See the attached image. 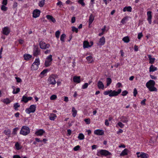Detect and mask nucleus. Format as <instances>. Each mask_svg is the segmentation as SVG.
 <instances>
[{"label": "nucleus", "mask_w": 158, "mask_h": 158, "mask_svg": "<svg viewBox=\"0 0 158 158\" xmlns=\"http://www.w3.org/2000/svg\"><path fill=\"white\" fill-rule=\"evenodd\" d=\"M78 3L80 4L82 6H84L85 4L84 2V0H78Z\"/></svg>", "instance_id": "obj_40"}, {"label": "nucleus", "mask_w": 158, "mask_h": 158, "mask_svg": "<svg viewBox=\"0 0 158 158\" xmlns=\"http://www.w3.org/2000/svg\"><path fill=\"white\" fill-rule=\"evenodd\" d=\"M121 89H119L117 91H116L115 90L112 91V92L109 94V96L111 97L116 96L121 93Z\"/></svg>", "instance_id": "obj_9"}, {"label": "nucleus", "mask_w": 158, "mask_h": 158, "mask_svg": "<svg viewBox=\"0 0 158 158\" xmlns=\"http://www.w3.org/2000/svg\"><path fill=\"white\" fill-rule=\"evenodd\" d=\"M32 97H27L25 96H23L22 97V99L21 100L22 102H23L25 103L27 102L28 101L31 100L32 99Z\"/></svg>", "instance_id": "obj_11"}, {"label": "nucleus", "mask_w": 158, "mask_h": 158, "mask_svg": "<svg viewBox=\"0 0 158 158\" xmlns=\"http://www.w3.org/2000/svg\"><path fill=\"white\" fill-rule=\"evenodd\" d=\"M88 85V83H85L82 86V88L83 89H85L86 88Z\"/></svg>", "instance_id": "obj_53"}, {"label": "nucleus", "mask_w": 158, "mask_h": 158, "mask_svg": "<svg viewBox=\"0 0 158 158\" xmlns=\"http://www.w3.org/2000/svg\"><path fill=\"white\" fill-rule=\"evenodd\" d=\"M72 111L73 116V117H75L76 116L77 114V110L75 109V108L73 107H72Z\"/></svg>", "instance_id": "obj_28"}, {"label": "nucleus", "mask_w": 158, "mask_h": 158, "mask_svg": "<svg viewBox=\"0 0 158 158\" xmlns=\"http://www.w3.org/2000/svg\"><path fill=\"white\" fill-rule=\"evenodd\" d=\"M20 106V105L18 103H16L15 104H14V109L15 110H16L17 109V108L18 107H19Z\"/></svg>", "instance_id": "obj_41"}, {"label": "nucleus", "mask_w": 158, "mask_h": 158, "mask_svg": "<svg viewBox=\"0 0 158 158\" xmlns=\"http://www.w3.org/2000/svg\"><path fill=\"white\" fill-rule=\"evenodd\" d=\"M4 132L6 135H10V130H5L4 131Z\"/></svg>", "instance_id": "obj_45"}, {"label": "nucleus", "mask_w": 158, "mask_h": 158, "mask_svg": "<svg viewBox=\"0 0 158 158\" xmlns=\"http://www.w3.org/2000/svg\"><path fill=\"white\" fill-rule=\"evenodd\" d=\"M52 55H49L46 58L45 62V65L46 67L49 66L51 64L52 61Z\"/></svg>", "instance_id": "obj_7"}, {"label": "nucleus", "mask_w": 158, "mask_h": 158, "mask_svg": "<svg viewBox=\"0 0 158 158\" xmlns=\"http://www.w3.org/2000/svg\"><path fill=\"white\" fill-rule=\"evenodd\" d=\"M128 17H124L121 20V23L123 24H124L126 23V21L127 20Z\"/></svg>", "instance_id": "obj_39"}, {"label": "nucleus", "mask_w": 158, "mask_h": 158, "mask_svg": "<svg viewBox=\"0 0 158 158\" xmlns=\"http://www.w3.org/2000/svg\"><path fill=\"white\" fill-rule=\"evenodd\" d=\"M3 102L4 103H6V104H8L10 103V100L8 98H6V99H4L3 100Z\"/></svg>", "instance_id": "obj_38"}, {"label": "nucleus", "mask_w": 158, "mask_h": 158, "mask_svg": "<svg viewBox=\"0 0 158 158\" xmlns=\"http://www.w3.org/2000/svg\"><path fill=\"white\" fill-rule=\"evenodd\" d=\"M40 64V61L39 58L35 59V61L33 63L31 67V69L33 70H36L38 68V66Z\"/></svg>", "instance_id": "obj_3"}, {"label": "nucleus", "mask_w": 158, "mask_h": 158, "mask_svg": "<svg viewBox=\"0 0 158 158\" xmlns=\"http://www.w3.org/2000/svg\"><path fill=\"white\" fill-rule=\"evenodd\" d=\"M60 34V32L59 31H56L55 33L56 36L57 38H58L59 37V35Z\"/></svg>", "instance_id": "obj_51"}, {"label": "nucleus", "mask_w": 158, "mask_h": 158, "mask_svg": "<svg viewBox=\"0 0 158 158\" xmlns=\"http://www.w3.org/2000/svg\"><path fill=\"white\" fill-rule=\"evenodd\" d=\"M137 91L136 89L135 88L134 89L133 91V95L135 97L137 94Z\"/></svg>", "instance_id": "obj_54"}, {"label": "nucleus", "mask_w": 158, "mask_h": 158, "mask_svg": "<svg viewBox=\"0 0 158 158\" xmlns=\"http://www.w3.org/2000/svg\"><path fill=\"white\" fill-rule=\"evenodd\" d=\"M128 92L127 91L124 90L123 91L121 95L123 96H125L128 94Z\"/></svg>", "instance_id": "obj_50"}, {"label": "nucleus", "mask_w": 158, "mask_h": 158, "mask_svg": "<svg viewBox=\"0 0 158 158\" xmlns=\"http://www.w3.org/2000/svg\"><path fill=\"white\" fill-rule=\"evenodd\" d=\"M10 32V31L9 29V28L7 27H4L3 30V34L6 35H8Z\"/></svg>", "instance_id": "obj_19"}, {"label": "nucleus", "mask_w": 158, "mask_h": 158, "mask_svg": "<svg viewBox=\"0 0 158 158\" xmlns=\"http://www.w3.org/2000/svg\"><path fill=\"white\" fill-rule=\"evenodd\" d=\"M105 42V39L104 37H102L99 40V43H98V45H103Z\"/></svg>", "instance_id": "obj_13"}, {"label": "nucleus", "mask_w": 158, "mask_h": 158, "mask_svg": "<svg viewBox=\"0 0 158 158\" xmlns=\"http://www.w3.org/2000/svg\"><path fill=\"white\" fill-rule=\"evenodd\" d=\"M80 77H74L73 78V80L74 82H77V83H79L80 82Z\"/></svg>", "instance_id": "obj_23"}, {"label": "nucleus", "mask_w": 158, "mask_h": 158, "mask_svg": "<svg viewBox=\"0 0 158 158\" xmlns=\"http://www.w3.org/2000/svg\"><path fill=\"white\" fill-rule=\"evenodd\" d=\"M15 78L16 79V81L18 82H20L21 81V79L19 77H16Z\"/></svg>", "instance_id": "obj_60"}, {"label": "nucleus", "mask_w": 158, "mask_h": 158, "mask_svg": "<svg viewBox=\"0 0 158 158\" xmlns=\"http://www.w3.org/2000/svg\"><path fill=\"white\" fill-rule=\"evenodd\" d=\"M26 112L28 114H29L31 112L32 113V111L30 110L29 108L26 109Z\"/></svg>", "instance_id": "obj_59"}, {"label": "nucleus", "mask_w": 158, "mask_h": 158, "mask_svg": "<svg viewBox=\"0 0 158 158\" xmlns=\"http://www.w3.org/2000/svg\"><path fill=\"white\" fill-rule=\"evenodd\" d=\"M123 10L124 12H125L127 11L131 12L132 10V8L130 6H126L124 8Z\"/></svg>", "instance_id": "obj_24"}, {"label": "nucleus", "mask_w": 158, "mask_h": 158, "mask_svg": "<svg viewBox=\"0 0 158 158\" xmlns=\"http://www.w3.org/2000/svg\"><path fill=\"white\" fill-rule=\"evenodd\" d=\"M20 90V89L19 88H17L16 89V91H15V90H13V93L14 94H18Z\"/></svg>", "instance_id": "obj_43"}, {"label": "nucleus", "mask_w": 158, "mask_h": 158, "mask_svg": "<svg viewBox=\"0 0 158 158\" xmlns=\"http://www.w3.org/2000/svg\"><path fill=\"white\" fill-rule=\"evenodd\" d=\"M40 50L37 45H34L33 48V55L35 56H37L40 54Z\"/></svg>", "instance_id": "obj_4"}, {"label": "nucleus", "mask_w": 158, "mask_h": 158, "mask_svg": "<svg viewBox=\"0 0 158 158\" xmlns=\"http://www.w3.org/2000/svg\"><path fill=\"white\" fill-rule=\"evenodd\" d=\"M129 151L128 149L127 148L125 149L121 153L120 156H123L127 154L128 152Z\"/></svg>", "instance_id": "obj_22"}, {"label": "nucleus", "mask_w": 158, "mask_h": 158, "mask_svg": "<svg viewBox=\"0 0 158 158\" xmlns=\"http://www.w3.org/2000/svg\"><path fill=\"white\" fill-rule=\"evenodd\" d=\"M118 125L121 128H123L124 126V125L121 122H118Z\"/></svg>", "instance_id": "obj_52"}, {"label": "nucleus", "mask_w": 158, "mask_h": 158, "mask_svg": "<svg viewBox=\"0 0 158 158\" xmlns=\"http://www.w3.org/2000/svg\"><path fill=\"white\" fill-rule=\"evenodd\" d=\"M45 0H41L39 3V5L41 7H43L45 3Z\"/></svg>", "instance_id": "obj_35"}, {"label": "nucleus", "mask_w": 158, "mask_h": 158, "mask_svg": "<svg viewBox=\"0 0 158 158\" xmlns=\"http://www.w3.org/2000/svg\"><path fill=\"white\" fill-rule=\"evenodd\" d=\"M57 96L56 95H52L51 96L50 98V99L52 100H55Z\"/></svg>", "instance_id": "obj_46"}, {"label": "nucleus", "mask_w": 158, "mask_h": 158, "mask_svg": "<svg viewBox=\"0 0 158 158\" xmlns=\"http://www.w3.org/2000/svg\"><path fill=\"white\" fill-rule=\"evenodd\" d=\"M80 148V146L79 145H77V146H76V147H75L74 148L73 150L75 151H77Z\"/></svg>", "instance_id": "obj_57"}, {"label": "nucleus", "mask_w": 158, "mask_h": 158, "mask_svg": "<svg viewBox=\"0 0 158 158\" xmlns=\"http://www.w3.org/2000/svg\"><path fill=\"white\" fill-rule=\"evenodd\" d=\"M23 56L25 60H27L31 58L32 56L29 54H25Z\"/></svg>", "instance_id": "obj_30"}, {"label": "nucleus", "mask_w": 158, "mask_h": 158, "mask_svg": "<svg viewBox=\"0 0 158 158\" xmlns=\"http://www.w3.org/2000/svg\"><path fill=\"white\" fill-rule=\"evenodd\" d=\"M46 18L48 19L54 23L56 21L55 19L51 15H48L46 16Z\"/></svg>", "instance_id": "obj_20"}, {"label": "nucleus", "mask_w": 158, "mask_h": 158, "mask_svg": "<svg viewBox=\"0 0 158 158\" xmlns=\"http://www.w3.org/2000/svg\"><path fill=\"white\" fill-rule=\"evenodd\" d=\"M56 76L54 75H51L48 78V81L49 82V84L55 85L56 83L55 77Z\"/></svg>", "instance_id": "obj_5"}, {"label": "nucleus", "mask_w": 158, "mask_h": 158, "mask_svg": "<svg viewBox=\"0 0 158 158\" xmlns=\"http://www.w3.org/2000/svg\"><path fill=\"white\" fill-rule=\"evenodd\" d=\"M152 12L151 11H149L147 12V15L148 16V20L150 24H151L152 23L151 19L152 16L151 15Z\"/></svg>", "instance_id": "obj_15"}, {"label": "nucleus", "mask_w": 158, "mask_h": 158, "mask_svg": "<svg viewBox=\"0 0 158 158\" xmlns=\"http://www.w3.org/2000/svg\"><path fill=\"white\" fill-rule=\"evenodd\" d=\"M93 57L91 56H88L86 57V59L88 60L89 63H91L92 62V59Z\"/></svg>", "instance_id": "obj_36"}, {"label": "nucleus", "mask_w": 158, "mask_h": 158, "mask_svg": "<svg viewBox=\"0 0 158 158\" xmlns=\"http://www.w3.org/2000/svg\"><path fill=\"white\" fill-rule=\"evenodd\" d=\"M15 146L17 150H19L22 149V146L19 144V143L17 142L16 143Z\"/></svg>", "instance_id": "obj_29"}, {"label": "nucleus", "mask_w": 158, "mask_h": 158, "mask_svg": "<svg viewBox=\"0 0 158 158\" xmlns=\"http://www.w3.org/2000/svg\"><path fill=\"white\" fill-rule=\"evenodd\" d=\"M99 153L102 156H106L111 154V153L108 151L106 150L103 149L100 150L99 152H98L97 154V155L98 156H100L99 155Z\"/></svg>", "instance_id": "obj_6"}, {"label": "nucleus", "mask_w": 158, "mask_h": 158, "mask_svg": "<svg viewBox=\"0 0 158 158\" xmlns=\"http://www.w3.org/2000/svg\"><path fill=\"white\" fill-rule=\"evenodd\" d=\"M84 120L87 124H89L90 123V119L89 118H86Z\"/></svg>", "instance_id": "obj_48"}, {"label": "nucleus", "mask_w": 158, "mask_h": 158, "mask_svg": "<svg viewBox=\"0 0 158 158\" xmlns=\"http://www.w3.org/2000/svg\"><path fill=\"white\" fill-rule=\"evenodd\" d=\"M112 92V90H107L106 91L104 92V94L105 95H107L108 94H110V93Z\"/></svg>", "instance_id": "obj_44"}, {"label": "nucleus", "mask_w": 158, "mask_h": 158, "mask_svg": "<svg viewBox=\"0 0 158 158\" xmlns=\"http://www.w3.org/2000/svg\"><path fill=\"white\" fill-rule=\"evenodd\" d=\"M91 47L89 44V42L87 41H84L83 43V47L84 48H88Z\"/></svg>", "instance_id": "obj_16"}, {"label": "nucleus", "mask_w": 158, "mask_h": 158, "mask_svg": "<svg viewBox=\"0 0 158 158\" xmlns=\"http://www.w3.org/2000/svg\"><path fill=\"white\" fill-rule=\"evenodd\" d=\"M30 132L29 128L26 126H24L21 128L20 133L24 135H26L29 133Z\"/></svg>", "instance_id": "obj_2"}, {"label": "nucleus", "mask_w": 158, "mask_h": 158, "mask_svg": "<svg viewBox=\"0 0 158 158\" xmlns=\"http://www.w3.org/2000/svg\"><path fill=\"white\" fill-rule=\"evenodd\" d=\"M95 16L93 15L92 14H91L89 17V24L90 25L93 21Z\"/></svg>", "instance_id": "obj_17"}, {"label": "nucleus", "mask_w": 158, "mask_h": 158, "mask_svg": "<svg viewBox=\"0 0 158 158\" xmlns=\"http://www.w3.org/2000/svg\"><path fill=\"white\" fill-rule=\"evenodd\" d=\"M48 70L47 69H44L40 73L41 75H44L47 73Z\"/></svg>", "instance_id": "obj_56"}, {"label": "nucleus", "mask_w": 158, "mask_h": 158, "mask_svg": "<svg viewBox=\"0 0 158 158\" xmlns=\"http://www.w3.org/2000/svg\"><path fill=\"white\" fill-rule=\"evenodd\" d=\"M97 85L99 89H103L104 88V85L102 81H98L97 83Z\"/></svg>", "instance_id": "obj_18"}, {"label": "nucleus", "mask_w": 158, "mask_h": 158, "mask_svg": "<svg viewBox=\"0 0 158 158\" xmlns=\"http://www.w3.org/2000/svg\"><path fill=\"white\" fill-rule=\"evenodd\" d=\"M143 36L142 33H139L138 34V38L139 39H140Z\"/></svg>", "instance_id": "obj_55"}, {"label": "nucleus", "mask_w": 158, "mask_h": 158, "mask_svg": "<svg viewBox=\"0 0 158 158\" xmlns=\"http://www.w3.org/2000/svg\"><path fill=\"white\" fill-rule=\"evenodd\" d=\"M141 156V158H148L149 156L148 154L143 152H142Z\"/></svg>", "instance_id": "obj_32"}, {"label": "nucleus", "mask_w": 158, "mask_h": 158, "mask_svg": "<svg viewBox=\"0 0 158 158\" xmlns=\"http://www.w3.org/2000/svg\"><path fill=\"white\" fill-rule=\"evenodd\" d=\"M56 115L55 114L53 113H51L49 116V119L51 120H54L56 118Z\"/></svg>", "instance_id": "obj_25"}, {"label": "nucleus", "mask_w": 158, "mask_h": 158, "mask_svg": "<svg viewBox=\"0 0 158 158\" xmlns=\"http://www.w3.org/2000/svg\"><path fill=\"white\" fill-rule=\"evenodd\" d=\"M13 158H21L19 155H15L13 156Z\"/></svg>", "instance_id": "obj_64"}, {"label": "nucleus", "mask_w": 158, "mask_h": 158, "mask_svg": "<svg viewBox=\"0 0 158 158\" xmlns=\"http://www.w3.org/2000/svg\"><path fill=\"white\" fill-rule=\"evenodd\" d=\"M5 6V5H2L1 6V9L3 11H6L7 9V8Z\"/></svg>", "instance_id": "obj_47"}, {"label": "nucleus", "mask_w": 158, "mask_h": 158, "mask_svg": "<svg viewBox=\"0 0 158 158\" xmlns=\"http://www.w3.org/2000/svg\"><path fill=\"white\" fill-rule=\"evenodd\" d=\"M66 37V35L64 34H62V35L60 36V39L61 41H62V42H64V38Z\"/></svg>", "instance_id": "obj_37"}, {"label": "nucleus", "mask_w": 158, "mask_h": 158, "mask_svg": "<svg viewBox=\"0 0 158 158\" xmlns=\"http://www.w3.org/2000/svg\"><path fill=\"white\" fill-rule=\"evenodd\" d=\"M121 121L124 123H127L128 121V118L125 116H122L121 118Z\"/></svg>", "instance_id": "obj_21"}, {"label": "nucleus", "mask_w": 158, "mask_h": 158, "mask_svg": "<svg viewBox=\"0 0 158 158\" xmlns=\"http://www.w3.org/2000/svg\"><path fill=\"white\" fill-rule=\"evenodd\" d=\"M155 84V82L154 80H150L146 83V85L150 91H157V88L154 87Z\"/></svg>", "instance_id": "obj_1"}, {"label": "nucleus", "mask_w": 158, "mask_h": 158, "mask_svg": "<svg viewBox=\"0 0 158 158\" xmlns=\"http://www.w3.org/2000/svg\"><path fill=\"white\" fill-rule=\"evenodd\" d=\"M112 82V80L110 78L108 77L106 79V85L108 86Z\"/></svg>", "instance_id": "obj_33"}, {"label": "nucleus", "mask_w": 158, "mask_h": 158, "mask_svg": "<svg viewBox=\"0 0 158 158\" xmlns=\"http://www.w3.org/2000/svg\"><path fill=\"white\" fill-rule=\"evenodd\" d=\"M40 11L38 9L34 10L33 12V17L34 18H36L39 17L40 15Z\"/></svg>", "instance_id": "obj_10"}, {"label": "nucleus", "mask_w": 158, "mask_h": 158, "mask_svg": "<svg viewBox=\"0 0 158 158\" xmlns=\"http://www.w3.org/2000/svg\"><path fill=\"white\" fill-rule=\"evenodd\" d=\"M94 134L100 135H104V132L103 130L98 129L94 131Z\"/></svg>", "instance_id": "obj_12"}, {"label": "nucleus", "mask_w": 158, "mask_h": 158, "mask_svg": "<svg viewBox=\"0 0 158 158\" xmlns=\"http://www.w3.org/2000/svg\"><path fill=\"white\" fill-rule=\"evenodd\" d=\"M122 40L125 43H127L130 41V39L128 36H126L123 37Z\"/></svg>", "instance_id": "obj_31"}, {"label": "nucleus", "mask_w": 158, "mask_h": 158, "mask_svg": "<svg viewBox=\"0 0 158 158\" xmlns=\"http://www.w3.org/2000/svg\"><path fill=\"white\" fill-rule=\"evenodd\" d=\"M45 132L44 130L40 129L36 131L35 134L37 136L42 135Z\"/></svg>", "instance_id": "obj_14"}, {"label": "nucleus", "mask_w": 158, "mask_h": 158, "mask_svg": "<svg viewBox=\"0 0 158 158\" xmlns=\"http://www.w3.org/2000/svg\"><path fill=\"white\" fill-rule=\"evenodd\" d=\"M51 50H47L44 52V53L45 54H47L50 53Z\"/></svg>", "instance_id": "obj_63"}, {"label": "nucleus", "mask_w": 158, "mask_h": 158, "mask_svg": "<svg viewBox=\"0 0 158 158\" xmlns=\"http://www.w3.org/2000/svg\"><path fill=\"white\" fill-rule=\"evenodd\" d=\"M40 48L42 49H45L49 48L50 45L49 44H46L45 43L41 41L39 43Z\"/></svg>", "instance_id": "obj_8"}, {"label": "nucleus", "mask_w": 158, "mask_h": 158, "mask_svg": "<svg viewBox=\"0 0 158 158\" xmlns=\"http://www.w3.org/2000/svg\"><path fill=\"white\" fill-rule=\"evenodd\" d=\"M146 101V99H144L141 102V104L142 105H146L145 102Z\"/></svg>", "instance_id": "obj_58"}, {"label": "nucleus", "mask_w": 158, "mask_h": 158, "mask_svg": "<svg viewBox=\"0 0 158 158\" xmlns=\"http://www.w3.org/2000/svg\"><path fill=\"white\" fill-rule=\"evenodd\" d=\"M155 58H151L150 59H149V63L151 64H152L154 62V61L155 60Z\"/></svg>", "instance_id": "obj_49"}, {"label": "nucleus", "mask_w": 158, "mask_h": 158, "mask_svg": "<svg viewBox=\"0 0 158 158\" xmlns=\"http://www.w3.org/2000/svg\"><path fill=\"white\" fill-rule=\"evenodd\" d=\"M72 31L73 32L75 31L76 33L78 32V29L76 27H75L73 26L72 27Z\"/></svg>", "instance_id": "obj_42"}, {"label": "nucleus", "mask_w": 158, "mask_h": 158, "mask_svg": "<svg viewBox=\"0 0 158 158\" xmlns=\"http://www.w3.org/2000/svg\"><path fill=\"white\" fill-rule=\"evenodd\" d=\"M36 108V106L32 105L30 106L29 108L30 109V110L32 111V113H34L35 110Z\"/></svg>", "instance_id": "obj_27"}, {"label": "nucleus", "mask_w": 158, "mask_h": 158, "mask_svg": "<svg viewBox=\"0 0 158 158\" xmlns=\"http://www.w3.org/2000/svg\"><path fill=\"white\" fill-rule=\"evenodd\" d=\"M7 0H3L2 4L4 5H6L7 4Z\"/></svg>", "instance_id": "obj_61"}, {"label": "nucleus", "mask_w": 158, "mask_h": 158, "mask_svg": "<svg viewBox=\"0 0 158 158\" xmlns=\"http://www.w3.org/2000/svg\"><path fill=\"white\" fill-rule=\"evenodd\" d=\"M157 70L156 67L154 66L153 65H151L149 68V72H153Z\"/></svg>", "instance_id": "obj_26"}, {"label": "nucleus", "mask_w": 158, "mask_h": 158, "mask_svg": "<svg viewBox=\"0 0 158 158\" xmlns=\"http://www.w3.org/2000/svg\"><path fill=\"white\" fill-rule=\"evenodd\" d=\"M78 138L79 139L83 140L84 139V135L82 133H80Z\"/></svg>", "instance_id": "obj_34"}, {"label": "nucleus", "mask_w": 158, "mask_h": 158, "mask_svg": "<svg viewBox=\"0 0 158 158\" xmlns=\"http://www.w3.org/2000/svg\"><path fill=\"white\" fill-rule=\"evenodd\" d=\"M76 18L75 17H73L71 19V23H74L75 21Z\"/></svg>", "instance_id": "obj_62"}]
</instances>
